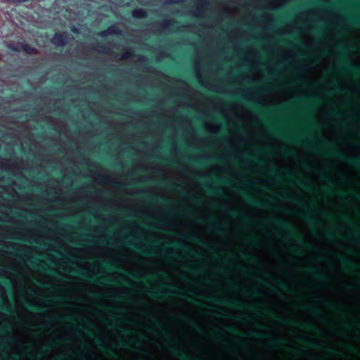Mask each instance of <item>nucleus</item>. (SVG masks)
<instances>
[{"label":"nucleus","instance_id":"1","mask_svg":"<svg viewBox=\"0 0 360 360\" xmlns=\"http://www.w3.org/2000/svg\"><path fill=\"white\" fill-rule=\"evenodd\" d=\"M312 146L317 149H319L321 147H325L329 155L345 161L352 167L360 169L359 157H349L344 154L340 149L335 148L333 145L326 143L322 139L316 140L314 143H312Z\"/></svg>","mask_w":360,"mask_h":360},{"label":"nucleus","instance_id":"2","mask_svg":"<svg viewBox=\"0 0 360 360\" xmlns=\"http://www.w3.org/2000/svg\"><path fill=\"white\" fill-rule=\"evenodd\" d=\"M160 287L161 288L167 290V292H165L160 289L151 288L147 291V295L154 299L165 297L167 296L184 297L185 295L183 292V289L179 286L174 285L172 283H167L162 284L160 285Z\"/></svg>","mask_w":360,"mask_h":360},{"label":"nucleus","instance_id":"3","mask_svg":"<svg viewBox=\"0 0 360 360\" xmlns=\"http://www.w3.org/2000/svg\"><path fill=\"white\" fill-rule=\"evenodd\" d=\"M271 223L274 226L285 230L288 234L292 238H295L299 242V243L302 245V247L305 248H311V246L307 243L303 238L298 233L297 230L288 222L281 220L278 218H274L271 220Z\"/></svg>","mask_w":360,"mask_h":360},{"label":"nucleus","instance_id":"4","mask_svg":"<svg viewBox=\"0 0 360 360\" xmlns=\"http://www.w3.org/2000/svg\"><path fill=\"white\" fill-rule=\"evenodd\" d=\"M72 274L75 276H78L82 277V278L87 280L91 283H98L103 284H110L114 285L115 283L112 280H110L108 277L98 275V274H93L89 275V272L82 268L76 267L73 269Z\"/></svg>","mask_w":360,"mask_h":360},{"label":"nucleus","instance_id":"5","mask_svg":"<svg viewBox=\"0 0 360 360\" xmlns=\"http://www.w3.org/2000/svg\"><path fill=\"white\" fill-rule=\"evenodd\" d=\"M338 70L342 72L360 75V66L352 63L350 60L347 59L340 60Z\"/></svg>","mask_w":360,"mask_h":360},{"label":"nucleus","instance_id":"6","mask_svg":"<svg viewBox=\"0 0 360 360\" xmlns=\"http://www.w3.org/2000/svg\"><path fill=\"white\" fill-rule=\"evenodd\" d=\"M8 48L13 51L20 52L22 51L29 55L37 53L36 48L25 42H18L16 46H9Z\"/></svg>","mask_w":360,"mask_h":360},{"label":"nucleus","instance_id":"7","mask_svg":"<svg viewBox=\"0 0 360 360\" xmlns=\"http://www.w3.org/2000/svg\"><path fill=\"white\" fill-rule=\"evenodd\" d=\"M70 39V35L68 32H56L51 39V42L56 46L63 47L66 45Z\"/></svg>","mask_w":360,"mask_h":360},{"label":"nucleus","instance_id":"8","mask_svg":"<svg viewBox=\"0 0 360 360\" xmlns=\"http://www.w3.org/2000/svg\"><path fill=\"white\" fill-rule=\"evenodd\" d=\"M268 129H269L270 132L276 136H282L288 141H290L295 143H300V136L295 135L292 136H285L281 130H280L278 128L274 127V126H268Z\"/></svg>","mask_w":360,"mask_h":360},{"label":"nucleus","instance_id":"9","mask_svg":"<svg viewBox=\"0 0 360 360\" xmlns=\"http://www.w3.org/2000/svg\"><path fill=\"white\" fill-rule=\"evenodd\" d=\"M347 110H340L336 108H333L330 111V115L335 116V117H342L343 115L347 116L349 120H360V114L359 113H352V114H348Z\"/></svg>","mask_w":360,"mask_h":360},{"label":"nucleus","instance_id":"10","mask_svg":"<svg viewBox=\"0 0 360 360\" xmlns=\"http://www.w3.org/2000/svg\"><path fill=\"white\" fill-rule=\"evenodd\" d=\"M285 174L288 178V181L290 184L297 185L298 186L302 188L305 191H311L312 189V186L309 181H296L292 177V174L289 172H286Z\"/></svg>","mask_w":360,"mask_h":360},{"label":"nucleus","instance_id":"11","mask_svg":"<svg viewBox=\"0 0 360 360\" xmlns=\"http://www.w3.org/2000/svg\"><path fill=\"white\" fill-rule=\"evenodd\" d=\"M140 194L145 196L149 201H153L160 204L164 207H167L168 202L162 198H159L155 195H149L145 191H141Z\"/></svg>","mask_w":360,"mask_h":360},{"label":"nucleus","instance_id":"12","mask_svg":"<svg viewBox=\"0 0 360 360\" xmlns=\"http://www.w3.org/2000/svg\"><path fill=\"white\" fill-rule=\"evenodd\" d=\"M305 271L309 274H311L314 277L321 281H326V277L323 275V274L319 271L316 267L315 266H309L305 269Z\"/></svg>","mask_w":360,"mask_h":360},{"label":"nucleus","instance_id":"13","mask_svg":"<svg viewBox=\"0 0 360 360\" xmlns=\"http://www.w3.org/2000/svg\"><path fill=\"white\" fill-rule=\"evenodd\" d=\"M28 263L33 267V268H35V269H39V270L41 271H48L49 273L50 274H53V271L51 269H46L44 266V265H42L41 264L37 262L38 261V259L37 257H27L26 259H25Z\"/></svg>","mask_w":360,"mask_h":360},{"label":"nucleus","instance_id":"14","mask_svg":"<svg viewBox=\"0 0 360 360\" xmlns=\"http://www.w3.org/2000/svg\"><path fill=\"white\" fill-rule=\"evenodd\" d=\"M214 301L217 302L220 304H226V305H238L240 307L248 309L250 310H254L256 309L255 306L253 304H246V305H242L240 303H238V302H235L234 300H232L230 303H228L226 301H225L224 300H223L220 297H216L214 299Z\"/></svg>","mask_w":360,"mask_h":360},{"label":"nucleus","instance_id":"15","mask_svg":"<svg viewBox=\"0 0 360 360\" xmlns=\"http://www.w3.org/2000/svg\"><path fill=\"white\" fill-rule=\"evenodd\" d=\"M146 245L149 248L148 251H142V252L147 256H152L157 253L156 249L158 248V243L150 239L148 240L146 243Z\"/></svg>","mask_w":360,"mask_h":360},{"label":"nucleus","instance_id":"16","mask_svg":"<svg viewBox=\"0 0 360 360\" xmlns=\"http://www.w3.org/2000/svg\"><path fill=\"white\" fill-rule=\"evenodd\" d=\"M229 213L235 217H242L243 221L247 225L250 226L251 225V219L248 215H242L241 212L236 209L231 208L229 210Z\"/></svg>","mask_w":360,"mask_h":360},{"label":"nucleus","instance_id":"17","mask_svg":"<svg viewBox=\"0 0 360 360\" xmlns=\"http://www.w3.org/2000/svg\"><path fill=\"white\" fill-rule=\"evenodd\" d=\"M101 268L110 270V271H118L120 267L114 262L112 261H103L100 264Z\"/></svg>","mask_w":360,"mask_h":360},{"label":"nucleus","instance_id":"18","mask_svg":"<svg viewBox=\"0 0 360 360\" xmlns=\"http://www.w3.org/2000/svg\"><path fill=\"white\" fill-rule=\"evenodd\" d=\"M171 352L174 356L179 358L180 360H191V359H190L189 356L188 355V354L186 353V352L181 347L179 349V352L178 353H176V348L172 347L171 348Z\"/></svg>","mask_w":360,"mask_h":360},{"label":"nucleus","instance_id":"19","mask_svg":"<svg viewBox=\"0 0 360 360\" xmlns=\"http://www.w3.org/2000/svg\"><path fill=\"white\" fill-rule=\"evenodd\" d=\"M131 15L136 19H143L148 16V13L143 8H136L131 11Z\"/></svg>","mask_w":360,"mask_h":360},{"label":"nucleus","instance_id":"20","mask_svg":"<svg viewBox=\"0 0 360 360\" xmlns=\"http://www.w3.org/2000/svg\"><path fill=\"white\" fill-rule=\"evenodd\" d=\"M95 342L97 344L100 350L108 353L109 355L114 356L115 353L112 350H108L106 346L103 343L100 338L95 339Z\"/></svg>","mask_w":360,"mask_h":360},{"label":"nucleus","instance_id":"21","mask_svg":"<svg viewBox=\"0 0 360 360\" xmlns=\"http://www.w3.org/2000/svg\"><path fill=\"white\" fill-rule=\"evenodd\" d=\"M208 225L215 232H219V231H221L222 230L221 227V224L215 219H212L209 220L208 221Z\"/></svg>","mask_w":360,"mask_h":360},{"label":"nucleus","instance_id":"22","mask_svg":"<svg viewBox=\"0 0 360 360\" xmlns=\"http://www.w3.org/2000/svg\"><path fill=\"white\" fill-rule=\"evenodd\" d=\"M265 337L269 340L270 344L274 347H278L285 343L283 338L277 340L270 335H266Z\"/></svg>","mask_w":360,"mask_h":360},{"label":"nucleus","instance_id":"23","mask_svg":"<svg viewBox=\"0 0 360 360\" xmlns=\"http://www.w3.org/2000/svg\"><path fill=\"white\" fill-rule=\"evenodd\" d=\"M25 305L30 311H43L44 310V307L41 305L36 304V303H34V304H30L29 302H26L25 303Z\"/></svg>","mask_w":360,"mask_h":360},{"label":"nucleus","instance_id":"24","mask_svg":"<svg viewBox=\"0 0 360 360\" xmlns=\"http://www.w3.org/2000/svg\"><path fill=\"white\" fill-rule=\"evenodd\" d=\"M343 90L344 89L339 84H335L332 88L326 92V94L332 95L335 94H340L342 93Z\"/></svg>","mask_w":360,"mask_h":360},{"label":"nucleus","instance_id":"25","mask_svg":"<svg viewBox=\"0 0 360 360\" xmlns=\"http://www.w3.org/2000/svg\"><path fill=\"white\" fill-rule=\"evenodd\" d=\"M244 196L245 197L246 200L250 203L251 205L256 207H265L264 202L255 200L254 199H252L251 197H250L248 195H244Z\"/></svg>","mask_w":360,"mask_h":360},{"label":"nucleus","instance_id":"26","mask_svg":"<svg viewBox=\"0 0 360 360\" xmlns=\"http://www.w3.org/2000/svg\"><path fill=\"white\" fill-rule=\"evenodd\" d=\"M283 200H285V201L291 202L295 203L296 205H303V203H302V202L300 200L297 199V198H292L291 195H290L288 194H285L283 196Z\"/></svg>","mask_w":360,"mask_h":360},{"label":"nucleus","instance_id":"27","mask_svg":"<svg viewBox=\"0 0 360 360\" xmlns=\"http://www.w3.org/2000/svg\"><path fill=\"white\" fill-rule=\"evenodd\" d=\"M347 22L351 25L359 26L360 25V20L356 16H349L346 18Z\"/></svg>","mask_w":360,"mask_h":360},{"label":"nucleus","instance_id":"28","mask_svg":"<svg viewBox=\"0 0 360 360\" xmlns=\"http://www.w3.org/2000/svg\"><path fill=\"white\" fill-rule=\"evenodd\" d=\"M338 260L342 263L343 264H345V266H349L350 268H354L355 266L354 264H353V262L348 258L345 257H343V256H340L338 257Z\"/></svg>","mask_w":360,"mask_h":360},{"label":"nucleus","instance_id":"29","mask_svg":"<svg viewBox=\"0 0 360 360\" xmlns=\"http://www.w3.org/2000/svg\"><path fill=\"white\" fill-rule=\"evenodd\" d=\"M154 326L161 334L167 335L168 333V330L165 326L155 321L154 322Z\"/></svg>","mask_w":360,"mask_h":360},{"label":"nucleus","instance_id":"30","mask_svg":"<svg viewBox=\"0 0 360 360\" xmlns=\"http://www.w3.org/2000/svg\"><path fill=\"white\" fill-rule=\"evenodd\" d=\"M274 281L276 282V284L278 285L280 289H281L283 291L288 292H291V290L288 287V285L285 283L276 280V279H274Z\"/></svg>","mask_w":360,"mask_h":360},{"label":"nucleus","instance_id":"31","mask_svg":"<svg viewBox=\"0 0 360 360\" xmlns=\"http://www.w3.org/2000/svg\"><path fill=\"white\" fill-rule=\"evenodd\" d=\"M240 100L245 102L247 104H248L249 105H251L252 108H255V109H258V105L259 104V103H257V102H254L251 100H249L245 97H240L238 98Z\"/></svg>","mask_w":360,"mask_h":360},{"label":"nucleus","instance_id":"32","mask_svg":"<svg viewBox=\"0 0 360 360\" xmlns=\"http://www.w3.org/2000/svg\"><path fill=\"white\" fill-rule=\"evenodd\" d=\"M91 48L95 50H97L99 52H105V51L108 52L109 51V49H107L106 47L103 44H101V43H98L96 44V46H94Z\"/></svg>","mask_w":360,"mask_h":360},{"label":"nucleus","instance_id":"33","mask_svg":"<svg viewBox=\"0 0 360 360\" xmlns=\"http://www.w3.org/2000/svg\"><path fill=\"white\" fill-rule=\"evenodd\" d=\"M304 219L306 221L307 223L309 224H317V221L315 219L314 217L311 214H307L304 217Z\"/></svg>","mask_w":360,"mask_h":360},{"label":"nucleus","instance_id":"34","mask_svg":"<svg viewBox=\"0 0 360 360\" xmlns=\"http://www.w3.org/2000/svg\"><path fill=\"white\" fill-rule=\"evenodd\" d=\"M108 34H119L121 33V30L116 26H110L108 29Z\"/></svg>","mask_w":360,"mask_h":360},{"label":"nucleus","instance_id":"35","mask_svg":"<svg viewBox=\"0 0 360 360\" xmlns=\"http://www.w3.org/2000/svg\"><path fill=\"white\" fill-rule=\"evenodd\" d=\"M133 53H134V51L131 49L129 51H127L126 52L123 53L122 54V56H121L120 59H122V60L128 59V58H129L130 57H131L133 56Z\"/></svg>","mask_w":360,"mask_h":360},{"label":"nucleus","instance_id":"36","mask_svg":"<svg viewBox=\"0 0 360 360\" xmlns=\"http://www.w3.org/2000/svg\"><path fill=\"white\" fill-rule=\"evenodd\" d=\"M172 248L175 250H183L193 252V251H191L187 246L179 245L178 243H174Z\"/></svg>","mask_w":360,"mask_h":360},{"label":"nucleus","instance_id":"37","mask_svg":"<svg viewBox=\"0 0 360 360\" xmlns=\"http://www.w3.org/2000/svg\"><path fill=\"white\" fill-rule=\"evenodd\" d=\"M303 100L306 102H307L311 106H312L314 104H315L317 101H319L318 98H312L308 96H304V98Z\"/></svg>","mask_w":360,"mask_h":360},{"label":"nucleus","instance_id":"38","mask_svg":"<svg viewBox=\"0 0 360 360\" xmlns=\"http://www.w3.org/2000/svg\"><path fill=\"white\" fill-rule=\"evenodd\" d=\"M207 191L211 193L212 195H221L219 191L216 188L207 187Z\"/></svg>","mask_w":360,"mask_h":360},{"label":"nucleus","instance_id":"39","mask_svg":"<svg viewBox=\"0 0 360 360\" xmlns=\"http://www.w3.org/2000/svg\"><path fill=\"white\" fill-rule=\"evenodd\" d=\"M131 343H134V345H140V341H132V342H124V341H121L120 342V346L121 347H127Z\"/></svg>","mask_w":360,"mask_h":360},{"label":"nucleus","instance_id":"40","mask_svg":"<svg viewBox=\"0 0 360 360\" xmlns=\"http://www.w3.org/2000/svg\"><path fill=\"white\" fill-rule=\"evenodd\" d=\"M185 238L195 243L201 242V240H198V238L195 236L193 234H188L185 236Z\"/></svg>","mask_w":360,"mask_h":360},{"label":"nucleus","instance_id":"41","mask_svg":"<svg viewBox=\"0 0 360 360\" xmlns=\"http://www.w3.org/2000/svg\"><path fill=\"white\" fill-rule=\"evenodd\" d=\"M204 160L206 162H214V161L222 160V158L219 156H213V157L205 158Z\"/></svg>","mask_w":360,"mask_h":360},{"label":"nucleus","instance_id":"42","mask_svg":"<svg viewBox=\"0 0 360 360\" xmlns=\"http://www.w3.org/2000/svg\"><path fill=\"white\" fill-rule=\"evenodd\" d=\"M271 175L276 176L278 181H281L283 180V178L281 176H277V174H276V168L274 166V165H273L272 167H271Z\"/></svg>","mask_w":360,"mask_h":360},{"label":"nucleus","instance_id":"43","mask_svg":"<svg viewBox=\"0 0 360 360\" xmlns=\"http://www.w3.org/2000/svg\"><path fill=\"white\" fill-rule=\"evenodd\" d=\"M112 185L120 189H124L127 187V186L124 184H122L120 182H113Z\"/></svg>","mask_w":360,"mask_h":360},{"label":"nucleus","instance_id":"44","mask_svg":"<svg viewBox=\"0 0 360 360\" xmlns=\"http://www.w3.org/2000/svg\"><path fill=\"white\" fill-rule=\"evenodd\" d=\"M6 2L12 4H20L27 2L29 0H4Z\"/></svg>","mask_w":360,"mask_h":360},{"label":"nucleus","instance_id":"45","mask_svg":"<svg viewBox=\"0 0 360 360\" xmlns=\"http://www.w3.org/2000/svg\"><path fill=\"white\" fill-rule=\"evenodd\" d=\"M165 185L168 189L172 191H174L176 189V187L179 186V185H174V184L172 183H167Z\"/></svg>","mask_w":360,"mask_h":360},{"label":"nucleus","instance_id":"46","mask_svg":"<svg viewBox=\"0 0 360 360\" xmlns=\"http://www.w3.org/2000/svg\"><path fill=\"white\" fill-rule=\"evenodd\" d=\"M188 198L190 199H191L193 201H194L195 202H197V203L201 202V200H200V198H198V197H196L194 195H189Z\"/></svg>","mask_w":360,"mask_h":360},{"label":"nucleus","instance_id":"47","mask_svg":"<svg viewBox=\"0 0 360 360\" xmlns=\"http://www.w3.org/2000/svg\"><path fill=\"white\" fill-rule=\"evenodd\" d=\"M244 259L245 260H248L250 262H255L256 260L255 257L251 255H245Z\"/></svg>","mask_w":360,"mask_h":360},{"label":"nucleus","instance_id":"48","mask_svg":"<svg viewBox=\"0 0 360 360\" xmlns=\"http://www.w3.org/2000/svg\"><path fill=\"white\" fill-rule=\"evenodd\" d=\"M71 31H72L74 34H79V32H80V30H79L77 27H76V26L73 25V26H72V27H71Z\"/></svg>","mask_w":360,"mask_h":360},{"label":"nucleus","instance_id":"49","mask_svg":"<svg viewBox=\"0 0 360 360\" xmlns=\"http://www.w3.org/2000/svg\"><path fill=\"white\" fill-rule=\"evenodd\" d=\"M336 48L340 51H345L347 50L346 47L341 44H337Z\"/></svg>","mask_w":360,"mask_h":360},{"label":"nucleus","instance_id":"50","mask_svg":"<svg viewBox=\"0 0 360 360\" xmlns=\"http://www.w3.org/2000/svg\"><path fill=\"white\" fill-rule=\"evenodd\" d=\"M162 160H163V161H164L165 162H170V163H171V164H172L173 165H177V163H178L176 161H173V160H172L171 159H169V158H164V159H162Z\"/></svg>","mask_w":360,"mask_h":360},{"label":"nucleus","instance_id":"51","mask_svg":"<svg viewBox=\"0 0 360 360\" xmlns=\"http://www.w3.org/2000/svg\"><path fill=\"white\" fill-rule=\"evenodd\" d=\"M113 320L116 322V323H124V319L123 318H117V317H115L113 319Z\"/></svg>","mask_w":360,"mask_h":360},{"label":"nucleus","instance_id":"52","mask_svg":"<svg viewBox=\"0 0 360 360\" xmlns=\"http://www.w3.org/2000/svg\"><path fill=\"white\" fill-rule=\"evenodd\" d=\"M125 297L124 296H122V295H115V299L116 300V301L117 302H123L124 300Z\"/></svg>","mask_w":360,"mask_h":360},{"label":"nucleus","instance_id":"53","mask_svg":"<svg viewBox=\"0 0 360 360\" xmlns=\"http://www.w3.org/2000/svg\"><path fill=\"white\" fill-rule=\"evenodd\" d=\"M352 196L356 200H360V195L357 193H352Z\"/></svg>","mask_w":360,"mask_h":360},{"label":"nucleus","instance_id":"54","mask_svg":"<svg viewBox=\"0 0 360 360\" xmlns=\"http://www.w3.org/2000/svg\"><path fill=\"white\" fill-rule=\"evenodd\" d=\"M245 155L248 156L249 158L257 160V154H250V153H245Z\"/></svg>","mask_w":360,"mask_h":360},{"label":"nucleus","instance_id":"55","mask_svg":"<svg viewBox=\"0 0 360 360\" xmlns=\"http://www.w3.org/2000/svg\"><path fill=\"white\" fill-rule=\"evenodd\" d=\"M325 304L329 307H336V304L329 301H326Z\"/></svg>","mask_w":360,"mask_h":360},{"label":"nucleus","instance_id":"56","mask_svg":"<svg viewBox=\"0 0 360 360\" xmlns=\"http://www.w3.org/2000/svg\"><path fill=\"white\" fill-rule=\"evenodd\" d=\"M284 155H285V156H290V155H295V153H292L291 151H290V150H288L285 149V150H284Z\"/></svg>","mask_w":360,"mask_h":360},{"label":"nucleus","instance_id":"57","mask_svg":"<svg viewBox=\"0 0 360 360\" xmlns=\"http://www.w3.org/2000/svg\"><path fill=\"white\" fill-rule=\"evenodd\" d=\"M250 335L252 337H255V338H261L262 337L260 334L257 333H255V332H251L250 333Z\"/></svg>","mask_w":360,"mask_h":360},{"label":"nucleus","instance_id":"58","mask_svg":"<svg viewBox=\"0 0 360 360\" xmlns=\"http://www.w3.org/2000/svg\"><path fill=\"white\" fill-rule=\"evenodd\" d=\"M328 352L330 354H339L337 350L333 349H328Z\"/></svg>","mask_w":360,"mask_h":360},{"label":"nucleus","instance_id":"59","mask_svg":"<svg viewBox=\"0 0 360 360\" xmlns=\"http://www.w3.org/2000/svg\"><path fill=\"white\" fill-rule=\"evenodd\" d=\"M124 274L128 276V277H134V278H136V275L134 274H129V272L127 271H125L124 272Z\"/></svg>","mask_w":360,"mask_h":360},{"label":"nucleus","instance_id":"60","mask_svg":"<svg viewBox=\"0 0 360 360\" xmlns=\"http://www.w3.org/2000/svg\"><path fill=\"white\" fill-rule=\"evenodd\" d=\"M193 328H194L196 331H198V332L201 331L200 328L197 324L193 323Z\"/></svg>","mask_w":360,"mask_h":360},{"label":"nucleus","instance_id":"61","mask_svg":"<svg viewBox=\"0 0 360 360\" xmlns=\"http://www.w3.org/2000/svg\"><path fill=\"white\" fill-rule=\"evenodd\" d=\"M316 3L321 6H325V1L323 0H316Z\"/></svg>","mask_w":360,"mask_h":360},{"label":"nucleus","instance_id":"62","mask_svg":"<svg viewBox=\"0 0 360 360\" xmlns=\"http://www.w3.org/2000/svg\"><path fill=\"white\" fill-rule=\"evenodd\" d=\"M177 2H178V0H167V4H175Z\"/></svg>","mask_w":360,"mask_h":360},{"label":"nucleus","instance_id":"63","mask_svg":"<svg viewBox=\"0 0 360 360\" xmlns=\"http://www.w3.org/2000/svg\"><path fill=\"white\" fill-rule=\"evenodd\" d=\"M172 25V22H171L170 20H166V21H165V22H164V25H165V27L169 26V25Z\"/></svg>","mask_w":360,"mask_h":360},{"label":"nucleus","instance_id":"64","mask_svg":"<svg viewBox=\"0 0 360 360\" xmlns=\"http://www.w3.org/2000/svg\"><path fill=\"white\" fill-rule=\"evenodd\" d=\"M226 330L229 332H233L234 331V329L233 328L231 327V326H226Z\"/></svg>","mask_w":360,"mask_h":360}]
</instances>
